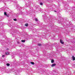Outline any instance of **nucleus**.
<instances>
[{
	"label": "nucleus",
	"instance_id": "obj_35",
	"mask_svg": "<svg viewBox=\"0 0 75 75\" xmlns=\"http://www.w3.org/2000/svg\"><path fill=\"white\" fill-rule=\"evenodd\" d=\"M55 12H57V11H55Z\"/></svg>",
	"mask_w": 75,
	"mask_h": 75
},
{
	"label": "nucleus",
	"instance_id": "obj_34",
	"mask_svg": "<svg viewBox=\"0 0 75 75\" xmlns=\"http://www.w3.org/2000/svg\"><path fill=\"white\" fill-rule=\"evenodd\" d=\"M72 16H74V15H73V14H72Z\"/></svg>",
	"mask_w": 75,
	"mask_h": 75
},
{
	"label": "nucleus",
	"instance_id": "obj_41",
	"mask_svg": "<svg viewBox=\"0 0 75 75\" xmlns=\"http://www.w3.org/2000/svg\"><path fill=\"white\" fill-rule=\"evenodd\" d=\"M66 69H67V68H66Z\"/></svg>",
	"mask_w": 75,
	"mask_h": 75
},
{
	"label": "nucleus",
	"instance_id": "obj_23",
	"mask_svg": "<svg viewBox=\"0 0 75 75\" xmlns=\"http://www.w3.org/2000/svg\"><path fill=\"white\" fill-rule=\"evenodd\" d=\"M72 10H75V8L73 7V8H72Z\"/></svg>",
	"mask_w": 75,
	"mask_h": 75
},
{
	"label": "nucleus",
	"instance_id": "obj_37",
	"mask_svg": "<svg viewBox=\"0 0 75 75\" xmlns=\"http://www.w3.org/2000/svg\"><path fill=\"white\" fill-rule=\"evenodd\" d=\"M72 19H73V18H72Z\"/></svg>",
	"mask_w": 75,
	"mask_h": 75
},
{
	"label": "nucleus",
	"instance_id": "obj_36",
	"mask_svg": "<svg viewBox=\"0 0 75 75\" xmlns=\"http://www.w3.org/2000/svg\"><path fill=\"white\" fill-rule=\"evenodd\" d=\"M74 43H75V42H74Z\"/></svg>",
	"mask_w": 75,
	"mask_h": 75
},
{
	"label": "nucleus",
	"instance_id": "obj_43",
	"mask_svg": "<svg viewBox=\"0 0 75 75\" xmlns=\"http://www.w3.org/2000/svg\"><path fill=\"white\" fill-rule=\"evenodd\" d=\"M47 1H48V0H47Z\"/></svg>",
	"mask_w": 75,
	"mask_h": 75
},
{
	"label": "nucleus",
	"instance_id": "obj_11",
	"mask_svg": "<svg viewBox=\"0 0 75 75\" xmlns=\"http://www.w3.org/2000/svg\"><path fill=\"white\" fill-rule=\"evenodd\" d=\"M22 42H25V40H22L21 41Z\"/></svg>",
	"mask_w": 75,
	"mask_h": 75
},
{
	"label": "nucleus",
	"instance_id": "obj_5",
	"mask_svg": "<svg viewBox=\"0 0 75 75\" xmlns=\"http://www.w3.org/2000/svg\"><path fill=\"white\" fill-rule=\"evenodd\" d=\"M0 1H3L4 2L5 1H8L9 0H0Z\"/></svg>",
	"mask_w": 75,
	"mask_h": 75
},
{
	"label": "nucleus",
	"instance_id": "obj_21",
	"mask_svg": "<svg viewBox=\"0 0 75 75\" xmlns=\"http://www.w3.org/2000/svg\"><path fill=\"white\" fill-rule=\"evenodd\" d=\"M56 49H57V51H58V52H59V49L58 50V48L56 47Z\"/></svg>",
	"mask_w": 75,
	"mask_h": 75
},
{
	"label": "nucleus",
	"instance_id": "obj_2",
	"mask_svg": "<svg viewBox=\"0 0 75 75\" xmlns=\"http://www.w3.org/2000/svg\"><path fill=\"white\" fill-rule=\"evenodd\" d=\"M22 8V7H21L18 6V5H17V10H20V9H21V8Z\"/></svg>",
	"mask_w": 75,
	"mask_h": 75
},
{
	"label": "nucleus",
	"instance_id": "obj_13",
	"mask_svg": "<svg viewBox=\"0 0 75 75\" xmlns=\"http://www.w3.org/2000/svg\"><path fill=\"white\" fill-rule=\"evenodd\" d=\"M69 61H69V60H67L66 61V63H67V62L69 63Z\"/></svg>",
	"mask_w": 75,
	"mask_h": 75
},
{
	"label": "nucleus",
	"instance_id": "obj_29",
	"mask_svg": "<svg viewBox=\"0 0 75 75\" xmlns=\"http://www.w3.org/2000/svg\"><path fill=\"white\" fill-rule=\"evenodd\" d=\"M72 65H73V66H72L74 67L75 66V64H72Z\"/></svg>",
	"mask_w": 75,
	"mask_h": 75
},
{
	"label": "nucleus",
	"instance_id": "obj_10",
	"mask_svg": "<svg viewBox=\"0 0 75 75\" xmlns=\"http://www.w3.org/2000/svg\"><path fill=\"white\" fill-rule=\"evenodd\" d=\"M5 54L6 55H8L9 54V52H6L5 53Z\"/></svg>",
	"mask_w": 75,
	"mask_h": 75
},
{
	"label": "nucleus",
	"instance_id": "obj_18",
	"mask_svg": "<svg viewBox=\"0 0 75 75\" xmlns=\"http://www.w3.org/2000/svg\"><path fill=\"white\" fill-rule=\"evenodd\" d=\"M30 63L31 64H32V65H34V63L33 62H31Z\"/></svg>",
	"mask_w": 75,
	"mask_h": 75
},
{
	"label": "nucleus",
	"instance_id": "obj_17",
	"mask_svg": "<svg viewBox=\"0 0 75 75\" xmlns=\"http://www.w3.org/2000/svg\"><path fill=\"white\" fill-rule=\"evenodd\" d=\"M14 3H16V4H17V3H18L17 2V1H14Z\"/></svg>",
	"mask_w": 75,
	"mask_h": 75
},
{
	"label": "nucleus",
	"instance_id": "obj_42",
	"mask_svg": "<svg viewBox=\"0 0 75 75\" xmlns=\"http://www.w3.org/2000/svg\"><path fill=\"white\" fill-rule=\"evenodd\" d=\"M34 30H33V31H34Z\"/></svg>",
	"mask_w": 75,
	"mask_h": 75
},
{
	"label": "nucleus",
	"instance_id": "obj_19",
	"mask_svg": "<svg viewBox=\"0 0 75 75\" xmlns=\"http://www.w3.org/2000/svg\"><path fill=\"white\" fill-rule=\"evenodd\" d=\"M4 14L5 16H6V15H7V13H6V12H5L4 13Z\"/></svg>",
	"mask_w": 75,
	"mask_h": 75
},
{
	"label": "nucleus",
	"instance_id": "obj_7",
	"mask_svg": "<svg viewBox=\"0 0 75 75\" xmlns=\"http://www.w3.org/2000/svg\"><path fill=\"white\" fill-rule=\"evenodd\" d=\"M72 58L73 61H74V60H75V57L74 56H72Z\"/></svg>",
	"mask_w": 75,
	"mask_h": 75
},
{
	"label": "nucleus",
	"instance_id": "obj_30",
	"mask_svg": "<svg viewBox=\"0 0 75 75\" xmlns=\"http://www.w3.org/2000/svg\"><path fill=\"white\" fill-rule=\"evenodd\" d=\"M9 49L8 48H7L6 49V50H8Z\"/></svg>",
	"mask_w": 75,
	"mask_h": 75
},
{
	"label": "nucleus",
	"instance_id": "obj_8",
	"mask_svg": "<svg viewBox=\"0 0 75 75\" xmlns=\"http://www.w3.org/2000/svg\"><path fill=\"white\" fill-rule=\"evenodd\" d=\"M55 65H56V64H53L52 65V67H54L55 66Z\"/></svg>",
	"mask_w": 75,
	"mask_h": 75
},
{
	"label": "nucleus",
	"instance_id": "obj_31",
	"mask_svg": "<svg viewBox=\"0 0 75 75\" xmlns=\"http://www.w3.org/2000/svg\"><path fill=\"white\" fill-rule=\"evenodd\" d=\"M49 57L51 58H52V57Z\"/></svg>",
	"mask_w": 75,
	"mask_h": 75
},
{
	"label": "nucleus",
	"instance_id": "obj_27",
	"mask_svg": "<svg viewBox=\"0 0 75 75\" xmlns=\"http://www.w3.org/2000/svg\"><path fill=\"white\" fill-rule=\"evenodd\" d=\"M6 16H7V17H9V16H8V15H6Z\"/></svg>",
	"mask_w": 75,
	"mask_h": 75
},
{
	"label": "nucleus",
	"instance_id": "obj_40",
	"mask_svg": "<svg viewBox=\"0 0 75 75\" xmlns=\"http://www.w3.org/2000/svg\"><path fill=\"white\" fill-rule=\"evenodd\" d=\"M48 48V49H49V48Z\"/></svg>",
	"mask_w": 75,
	"mask_h": 75
},
{
	"label": "nucleus",
	"instance_id": "obj_16",
	"mask_svg": "<svg viewBox=\"0 0 75 75\" xmlns=\"http://www.w3.org/2000/svg\"><path fill=\"white\" fill-rule=\"evenodd\" d=\"M38 46H41V44L39 43L38 44Z\"/></svg>",
	"mask_w": 75,
	"mask_h": 75
},
{
	"label": "nucleus",
	"instance_id": "obj_4",
	"mask_svg": "<svg viewBox=\"0 0 75 75\" xmlns=\"http://www.w3.org/2000/svg\"><path fill=\"white\" fill-rule=\"evenodd\" d=\"M60 42L62 44H64V41L62 40V39H61L60 40Z\"/></svg>",
	"mask_w": 75,
	"mask_h": 75
},
{
	"label": "nucleus",
	"instance_id": "obj_6",
	"mask_svg": "<svg viewBox=\"0 0 75 75\" xmlns=\"http://www.w3.org/2000/svg\"><path fill=\"white\" fill-rule=\"evenodd\" d=\"M24 14V13L22 12H20V13L19 14V15H21V14Z\"/></svg>",
	"mask_w": 75,
	"mask_h": 75
},
{
	"label": "nucleus",
	"instance_id": "obj_14",
	"mask_svg": "<svg viewBox=\"0 0 75 75\" xmlns=\"http://www.w3.org/2000/svg\"><path fill=\"white\" fill-rule=\"evenodd\" d=\"M6 65H7V66H10V64H9V63H7V64H6Z\"/></svg>",
	"mask_w": 75,
	"mask_h": 75
},
{
	"label": "nucleus",
	"instance_id": "obj_33",
	"mask_svg": "<svg viewBox=\"0 0 75 75\" xmlns=\"http://www.w3.org/2000/svg\"><path fill=\"white\" fill-rule=\"evenodd\" d=\"M67 4H66V5H67Z\"/></svg>",
	"mask_w": 75,
	"mask_h": 75
},
{
	"label": "nucleus",
	"instance_id": "obj_32",
	"mask_svg": "<svg viewBox=\"0 0 75 75\" xmlns=\"http://www.w3.org/2000/svg\"><path fill=\"white\" fill-rule=\"evenodd\" d=\"M2 17H1V18L2 19Z\"/></svg>",
	"mask_w": 75,
	"mask_h": 75
},
{
	"label": "nucleus",
	"instance_id": "obj_24",
	"mask_svg": "<svg viewBox=\"0 0 75 75\" xmlns=\"http://www.w3.org/2000/svg\"><path fill=\"white\" fill-rule=\"evenodd\" d=\"M26 5L27 6H29V4H27Z\"/></svg>",
	"mask_w": 75,
	"mask_h": 75
},
{
	"label": "nucleus",
	"instance_id": "obj_22",
	"mask_svg": "<svg viewBox=\"0 0 75 75\" xmlns=\"http://www.w3.org/2000/svg\"><path fill=\"white\" fill-rule=\"evenodd\" d=\"M13 20L14 21H17V19L16 18L14 19H13Z\"/></svg>",
	"mask_w": 75,
	"mask_h": 75
},
{
	"label": "nucleus",
	"instance_id": "obj_15",
	"mask_svg": "<svg viewBox=\"0 0 75 75\" xmlns=\"http://www.w3.org/2000/svg\"><path fill=\"white\" fill-rule=\"evenodd\" d=\"M35 21H38V19L37 18H35Z\"/></svg>",
	"mask_w": 75,
	"mask_h": 75
},
{
	"label": "nucleus",
	"instance_id": "obj_25",
	"mask_svg": "<svg viewBox=\"0 0 75 75\" xmlns=\"http://www.w3.org/2000/svg\"><path fill=\"white\" fill-rule=\"evenodd\" d=\"M5 57V55H2V57Z\"/></svg>",
	"mask_w": 75,
	"mask_h": 75
},
{
	"label": "nucleus",
	"instance_id": "obj_9",
	"mask_svg": "<svg viewBox=\"0 0 75 75\" xmlns=\"http://www.w3.org/2000/svg\"><path fill=\"white\" fill-rule=\"evenodd\" d=\"M51 63H54V60L53 59H51Z\"/></svg>",
	"mask_w": 75,
	"mask_h": 75
},
{
	"label": "nucleus",
	"instance_id": "obj_28",
	"mask_svg": "<svg viewBox=\"0 0 75 75\" xmlns=\"http://www.w3.org/2000/svg\"><path fill=\"white\" fill-rule=\"evenodd\" d=\"M56 44H57L56 43H55V44L54 43L53 45H56Z\"/></svg>",
	"mask_w": 75,
	"mask_h": 75
},
{
	"label": "nucleus",
	"instance_id": "obj_26",
	"mask_svg": "<svg viewBox=\"0 0 75 75\" xmlns=\"http://www.w3.org/2000/svg\"><path fill=\"white\" fill-rule=\"evenodd\" d=\"M42 10V9H39V11H41Z\"/></svg>",
	"mask_w": 75,
	"mask_h": 75
},
{
	"label": "nucleus",
	"instance_id": "obj_12",
	"mask_svg": "<svg viewBox=\"0 0 75 75\" xmlns=\"http://www.w3.org/2000/svg\"><path fill=\"white\" fill-rule=\"evenodd\" d=\"M25 26H26V27H27L28 26V23H26L25 24Z\"/></svg>",
	"mask_w": 75,
	"mask_h": 75
},
{
	"label": "nucleus",
	"instance_id": "obj_1",
	"mask_svg": "<svg viewBox=\"0 0 75 75\" xmlns=\"http://www.w3.org/2000/svg\"><path fill=\"white\" fill-rule=\"evenodd\" d=\"M66 21H67L65 19H62V20L61 19L60 21H59V23H62V24H64L63 23H65Z\"/></svg>",
	"mask_w": 75,
	"mask_h": 75
},
{
	"label": "nucleus",
	"instance_id": "obj_3",
	"mask_svg": "<svg viewBox=\"0 0 75 75\" xmlns=\"http://www.w3.org/2000/svg\"><path fill=\"white\" fill-rule=\"evenodd\" d=\"M47 19V16H44L43 17V20L44 21H45Z\"/></svg>",
	"mask_w": 75,
	"mask_h": 75
},
{
	"label": "nucleus",
	"instance_id": "obj_39",
	"mask_svg": "<svg viewBox=\"0 0 75 75\" xmlns=\"http://www.w3.org/2000/svg\"><path fill=\"white\" fill-rule=\"evenodd\" d=\"M57 47H58V46H57Z\"/></svg>",
	"mask_w": 75,
	"mask_h": 75
},
{
	"label": "nucleus",
	"instance_id": "obj_38",
	"mask_svg": "<svg viewBox=\"0 0 75 75\" xmlns=\"http://www.w3.org/2000/svg\"><path fill=\"white\" fill-rule=\"evenodd\" d=\"M51 47V46H49V47Z\"/></svg>",
	"mask_w": 75,
	"mask_h": 75
},
{
	"label": "nucleus",
	"instance_id": "obj_20",
	"mask_svg": "<svg viewBox=\"0 0 75 75\" xmlns=\"http://www.w3.org/2000/svg\"><path fill=\"white\" fill-rule=\"evenodd\" d=\"M40 5H41V6H42L43 4L42 3H40Z\"/></svg>",
	"mask_w": 75,
	"mask_h": 75
}]
</instances>
